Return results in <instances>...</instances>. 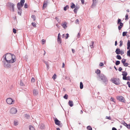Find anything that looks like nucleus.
<instances>
[{
  "label": "nucleus",
  "mask_w": 130,
  "mask_h": 130,
  "mask_svg": "<svg viewBox=\"0 0 130 130\" xmlns=\"http://www.w3.org/2000/svg\"><path fill=\"white\" fill-rule=\"evenodd\" d=\"M79 20L78 19H77L75 21V23L76 24H79Z\"/></svg>",
  "instance_id": "nucleus-50"
},
{
  "label": "nucleus",
  "mask_w": 130,
  "mask_h": 130,
  "mask_svg": "<svg viewBox=\"0 0 130 130\" xmlns=\"http://www.w3.org/2000/svg\"><path fill=\"white\" fill-rule=\"evenodd\" d=\"M25 2V0H21L20 3H19L17 4L18 8L19 10H20L21 7H23Z\"/></svg>",
  "instance_id": "nucleus-5"
},
{
  "label": "nucleus",
  "mask_w": 130,
  "mask_h": 130,
  "mask_svg": "<svg viewBox=\"0 0 130 130\" xmlns=\"http://www.w3.org/2000/svg\"><path fill=\"white\" fill-rule=\"evenodd\" d=\"M68 103L69 105L71 107H72L73 105V103L72 101H69Z\"/></svg>",
  "instance_id": "nucleus-14"
},
{
  "label": "nucleus",
  "mask_w": 130,
  "mask_h": 130,
  "mask_svg": "<svg viewBox=\"0 0 130 130\" xmlns=\"http://www.w3.org/2000/svg\"><path fill=\"white\" fill-rule=\"evenodd\" d=\"M122 70V68L120 67L119 69V71H121Z\"/></svg>",
  "instance_id": "nucleus-58"
},
{
  "label": "nucleus",
  "mask_w": 130,
  "mask_h": 130,
  "mask_svg": "<svg viewBox=\"0 0 130 130\" xmlns=\"http://www.w3.org/2000/svg\"><path fill=\"white\" fill-rule=\"evenodd\" d=\"M42 44H44L45 42V40L44 39H42Z\"/></svg>",
  "instance_id": "nucleus-43"
},
{
  "label": "nucleus",
  "mask_w": 130,
  "mask_h": 130,
  "mask_svg": "<svg viewBox=\"0 0 130 130\" xmlns=\"http://www.w3.org/2000/svg\"><path fill=\"white\" fill-rule=\"evenodd\" d=\"M6 101L8 104L11 105L14 104L15 101L11 98H8L6 99Z\"/></svg>",
  "instance_id": "nucleus-4"
},
{
  "label": "nucleus",
  "mask_w": 130,
  "mask_h": 130,
  "mask_svg": "<svg viewBox=\"0 0 130 130\" xmlns=\"http://www.w3.org/2000/svg\"><path fill=\"white\" fill-rule=\"evenodd\" d=\"M123 45V41L122 40H121L120 42L119 46L121 47Z\"/></svg>",
  "instance_id": "nucleus-28"
},
{
  "label": "nucleus",
  "mask_w": 130,
  "mask_h": 130,
  "mask_svg": "<svg viewBox=\"0 0 130 130\" xmlns=\"http://www.w3.org/2000/svg\"><path fill=\"white\" fill-rule=\"evenodd\" d=\"M79 8V7L78 6H76L75 7L74 9V11L75 13V14L76 13L77 11Z\"/></svg>",
  "instance_id": "nucleus-12"
},
{
  "label": "nucleus",
  "mask_w": 130,
  "mask_h": 130,
  "mask_svg": "<svg viewBox=\"0 0 130 130\" xmlns=\"http://www.w3.org/2000/svg\"><path fill=\"white\" fill-rule=\"evenodd\" d=\"M57 41L58 42H59V43H60L61 42V40L60 38H58Z\"/></svg>",
  "instance_id": "nucleus-36"
},
{
  "label": "nucleus",
  "mask_w": 130,
  "mask_h": 130,
  "mask_svg": "<svg viewBox=\"0 0 130 130\" xmlns=\"http://www.w3.org/2000/svg\"><path fill=\"white\" fill-rule=\"evenodd\" d=\"M56 77V75L55 74H54L52 77V78L54 79H55Z\"/></svg>",
  "instance_id": "nucleus-33"
},
{
  "label": "nucleus",
  "mask_w": 130,
  "mask_h": 130,
  "mask_svg": "<svg viewBox=\"0 0 130 130\" xmlns=\"http://www.w3.org/2000/svg\"><path fill=\"white\" fill-rule=\"evenodd\" d=\"M117 99L120 102H123L124 103H125L126 101L124 97L122 96H117Z\"/></svg>",
  "instance_id": "nucleus-3"
},
{
  "label": "nucleus",
  "mask_w": 130,
  "mask_h": 130,
  "mask_svg": "<svg viewBox=\"0 0 130 130\" xmlns=\"http://www.w3.org/2000/svg\"><path fill=\"white\" fill-rule=\"evenodd\" d=\"M95 73L97 74H99L100 73V72H101V71H100L99 70V69H97L96 71H95Z\"/></svg>",
  "instance_id": "nucleus-22"
},
{
  "label": "nucleus",
  "mask_w": 130,
  "mask_h": 130,
  "mask_svg": "<svg viewBox=\"0 0 130 130\" xmlns=\"http://www.w3.org/2000/svg\"><path fill=\"white\" fill-rule=\"evenodd\" d=\"M29 128L30 130H35L34 128L32 126H29Z\"/></svg>",
  "instance_id": "nucleus-27"
},
{
  "label": "nucleus",
  "mask_w": 130,
  "mask_h": 130,
  "mask_svg": "<svg viewBox=\"0 0 130 130\" xmlns=\"http://www.w3.org/2000/svg\"><path fill=\"white\" fill-rule=\"evenodd\" d=\"M125 61L126 60L125 59H122V60H121V62L123 63V64L125 62Z\"/></svg>",
  "instance_id": "nucleus-39"
},
{
  "label": "nucleus",
  "mask_w": 130,
  "mask_h": 130,
  "mask_svg": "<svg viewBox=\"0 0 130 130\" xmlns=\"http://www.w3.org/2000/svg\"><path fill=\"white\" fill-rule=\"evenodd\" d=\"M119 24H120V25L119 26H122H122H123V24L121 22H120Z\"/></svg>",
  "instance_id": "nucleus-54"
},
{
  "label": "nucleus",
  "mask_w": 130,
  "mask_h": 130,
  "mask_svg": "<svg viewBox=\"0 0 130 130\" xmlns=\"http://www.w3.org/2000/svg\"><path fill=\"white\" fill-rule=\"evenodd\" d=\"M127 33V32H123V34H122L123 36H126Z\"/></svg>",
  "instance_id": "nucleus-35"
},
{
  "label": "nucleus",
  "mask_w": 130,
  "mask_h": 130,
  "mask_svg": "<svg viewBox=\"0 0 130 130\" xmlns=\"http://www.w3.org/2000/svg\"><path fill=\"white\" fill-rule=\"evenodd\" d=\"M13 32L14 34L16 33V30L15 28H13Z\"/></svg>",
  "instance_id": "nucleus-44"
},
{
  "label": "nucleus",
  "mask_w": 130,
  "mask_h": 130,
  "mask_svg": "<svg viewBox=\"0 0 130 130\" xmlns=\"http://www.w3.org/2000/svg\"><path fill=\"white\" fill-rule=\"evenodd\" d=\"M120 61H117L116 62V65H118L120 63Z\"/></svg>",
  "instance_id": "nucleus-34"
},
{
  "label": "nucleus",
  "mask_w": 130,
  "mask_h": 130,
  "mask_svg": "<svg viewBox=\"0 0 130 130\" xmlns=\"http://www.w3.org/2000/svg\"><path fill=\"white\" fill-rule=\"evenodd\" d=\"M81 1L82 2V4H84V0H81Z\"/></svg>",
  "instance_id": "nucleus-62"
},
{
  "label": "nucleus",
  "mask_w": 130,
  "mask_h": 130,
  "mask_svg": "<svg viewBox=\"0 0 130 130\" xmlns=\"http://www.w3.org/2000/svg\"><path fill=\"white\" fill-rule=\"evenodd\" d=\"M4 66L6 67H10V64H7L5 63L4 64Z\"/></svg>",
  "instance_id": "nucleus-21"
},
{
  "label": "nucleus",
  "mask_w": 130,
  "mask_h": 130,
  "mask_svg": "<svg viewBox=\"0 0 130 130\" xmlns=\"http://www.w3.org/2000/svg\"><path fill=\"white\" fill-rule=\"evenodd\" d=\"M94 42L93 41H92L91 42V45H90V46L91 47V48H94V46H93V44H94Z\"/></svg>",
  "instance_id": "nucleus-23"
},
{
  "label": "nucleus",
  "mask_w": 130,
  "mask_h": 130,
  "mask_svg": "<svg viewBox=\"0 0 130 130\" xmlns=\"http://www.w3.org/2000/svg\"><path fill=\"white\" fill-rule=\"evenodd\" d=\"M24 7L25 8H27L28 6L26 3H25L24 5Z\"/></svg>",
  "instance_id": "nucleus-45"
},
{
  "label": "nucleus",
  "mask_w": 130,
  "mask_h": 130,
  "mask_svg": "<svg viewBox=\"0 0 130 130\" xmlns=\"http://www.w3.org/2000/svg\"><path fill=\"white\" fill-rule=\"evenodd\" d=\"M127 84L128 85V86L129 87H130V82H128L127 83Z\"/></svg>",
  "instance_id": "nucleus-57"
},
{
  "label": "nucleus",
  "mask_w": 130,
  "mask_h": 130,
  "mask_svg": "<svg viewBox=\"0 0 130 130\" xmlns=\"http://www.w3.org/2000/svg\"><path fill=\"white\" fill-rule=\"evenodd\" d=\"M71 5V7L72 9H73L75 7V5L73 3H72Z\"/></svg>",
  "instance_id": "nucleus-18"
},
{
  "label": "nucleus",
  "mask_w": 130,
  "mask_h": 130,
  "mask_svg": "<svg viewBox=\"0 0 130 130\" xmlns=\"http://www.w3.org/2000/svg\"><path fill=\"white\" fill-rule=\"evenodd\" d=\"M121 55H122L124 54V52L123 51H121L120 54Z\"/></svg>",
  "instance_id": "nucleus-59"
},
{
  "label": "nucleus",
  "mask_w": 130,
  "mask_h": 130,
  "mask_svg": "<svg viewBox=\"0 0 130 130\" xmlns=\"http://www.w3.org/2000/svg\"><path fill=\"white\" fill-rule=\"evenodd\" d=\"M110 100L111 101H112L115 103V99L111 97Z\"/></svg>",
  "instance_id": "nucleus-47"
},
{
  "label": "nucleus",
  "mask_w": 130,
  "mask_h": 130,
  "mask_svg": "<svg viewBox=\"0 0 130 130\" xmlns=\"http://www.w3.org/2000/svg\"><path fill=\"white\" fill-rule=\"evenodd\" d=\"M18 124V122L14 121V124L15 125H17Z\"/></svg>",
  "instance_id": "nucleus-38"
},
{
  "label": "nucleus",
  "mask_w": 130,
  "mask_h": 130,
  "mask_svg": "<svg viewBox=\"0 0 130 130\" xmlns=\"http://www.w3.org/2000/svg\"><path fill=\"white\" fill-rule=\"evenodd\" d=\"M125 20L127 19H128V14H126V15L125 16Z\"/></svg>",
  "instance_id": "nucleus-51"
},
{
  "label": "nucleus",
  "mask_w": 130,
  "mask_h": 130,
  "mask_svg": "<svg viewBox=\"0 0 130 130\" xmlns=\"http://www.w3.org/2000/svg\"><path fill=\"white\" fill-rule=\"evenodd\" d=\"M121 19H118V24H119V23H120V22H121Z\"/></svg>",
  "instance_id": "nucleus-55"
},
{
  "label": "nucleus",
  "mask_w": 130,
  "mask_h": 130,
  "mask_svg": "<svg viewBox=\"0 0 130 130\" xmlns=\"http://www.w3.org/2000/svg\"><path fill=\"white\" fill-rule=\"evenodd\" d=\"M103 81L105 83H106V82H108V80L107 79V78L106 77L103 80Z\"/></svg>",
  "instance_id": "nucleus-24"
},
{
  "label": "nucleus",
  "mask_w": 130,
  "mask_h": 130,
  "mask_svg": "<svg viewBox=\"0 0 130 130\" xmlns=\"http://www.w3.org/2000/svg\"><path fill=\"white\" fill-rule=\"evenodd\" d=\"M123 79L124 80H128V78H127L126 76H123Z\"/></svg>",
  "instance_id": "nucleus-41"
},
{
  "label": "nucleus",
  "mask_w": 130,
  "mask_h": 130,
  "mask_svg": "<svg viewBox=\"0 0 130 130\" xmlns=\"http://www.w3.org/2000/svg\"><path fill=\"white\" fill-rule=\"evenodd\" d=\"M99 65L100 67H102L104 66V64L103 63L101 62L100 63Z\"/></svg>",
  "instance_id": "nucleus-48"
},
{
  "label": "nucleus",
  "mask_w": 130,
  "mask_h": 130,
  "mask_svg": "<svg viewBox=\"0 0 130 130\" xmlns=\"http://www.w3.org/2000/svg\"><path fill=\"white\" fill-rule=\"evenodd\" d=\"M112 130H117V129L113 127L112 128Z\"/></svg>",
  "instance_id": "nucleus-63"
},
{
  "label": "nucleus",
  "mask_w": 130,
  "mask_h": 130,
  "mask_svg": "<svg viewBox=\"0 0 130 130\" xmlns=\"http://www.w3.org/2000/svg\"><path fill=\"white\" fill-rule=\"evenodd\" d=\"M106 118L109 120H111V118L110 117L106 116Z\"/></svg>",
  "instance_id": "nucleus-40"
},
{
  "label": "nucleus",
  "mask_w": 130,
  "mask_h": 130,
  "mask_svg": "<svg viewBox=\"0 0 130 130\" xmlns=\"http://www.w3.org/2000/svg\"><path fill=\"white\" fill-rule=\"evenodd\" d=\"M123 64L124 66L125 67L127 66L129 64L128 63H125V62L123 63Z\"/></svg>",
  "instance_id": "nucleus-32"
},
{
  "label": "nucleus",
  "mask_w": 130,
  "mask_h": 130,
  "mask_svg": "<svg viewBox=\"0 0 130 130\" xmlns=\"http://www.w3.org/2000/svg\"><path fill=\"white\" fill-rule=\"evenodd\" d=\"M118 27L119 30H121V28L122 27L120 26H118Z\"/></svg>",
  "instance_id": "nucleus-60"
},
{
  "label": "nucleus",
  "mask_w": 130,
  "mask_h": 130,
  "mask_svg": "<svg viewBox=\"0 0 130 130\" xmlns=\"http://www.w3.org/2000/svg\"><path fill=\"white\" fill-rule=\"evenodd\" d=\"M33 94L34 95L36 96L38 94V91L37 90L34 89L33 90Z\"/></svg>",
  "instance_id": "nucleus-11"
},
{
  "label": "nucleus",
  "mask_w": 130,
  "mask_h": 130,
  "mask_svg": "<svg viewBox=\"0 0 130 130\" xmlns=\"http://www.w3.org/2000/svg\"><path fill=\"white\" fill-rule=\"evenodd\" d=\"M69 34H66V36H65L66 37V39H67L68 38V37H69Z\"/></svg>",
  "instance_id": "nucleus-49"
},
{
  "label": "nucleus",
  "mask_w": 130,
  "mask_h": 130,
  "mask_svg": "<svg viewBox=\"0 0 130 130\" xmlns=\"http://www.w3.org/2000/svg\"><path fill=\"white\" fill-rule=\"evenodd\" d=\"M17 109L15 108H12L10 110V112L12 114H15L17 112Z\"/></svg>",
  "instance_id": "nucleus-7"
},
{
  "label": "nucleus",
  "mask_w": 130,
  "mask_h": 130,
  "mask_svg": "<svg viewBox=\"0 0 130 130\" xmlns=\"http://www.w3.org/2000/svg\"><path fill=\"white\" fill-rule=\"evenodd\" d=\"M87 128L88 130H92V127L90 126H88Z\"/></svg>",
  "instance_id": "nucleus-25"
},
{
  "label": "nucleus",
  "mask_w": 130,
  "mask_h": 130,
  "mask_svg": "<svg viewBox=\"0 0 130 130\" xmlns=\"http://www.w3.org/2000/svg\"><path fill=\"white\" fill-rule=\"evenodd\" d=\"M123 124L126 127L127 126V124L125 122H124L123 123Z\"/></svg>",
  "instance_id": "nucleus-53"
},
{
  "label": "nucleus",
  "mask_w": 130,
  "mask_h": 130,
  "mask_svg": "<svg viewBox=\"0 0 130 130\" xmlns=\"http://www.w3.org/2000/svg\"><path fill=\"white\" fill-rule=\"evenodd\" d=\"M32 18L33 19V21H35L36 20V18L35 15H32L31 16Z\"/></svg>",
  "instance_id": "nucleus-30"
},
{
  "label": "nucleus",
  "mask_w": 130,
  "mask_h": 130,
  "mask_svg": "<svg viewBox=\"0 0 130 130\" xmlns=\"http://www.w3.org/2000/svg\"><path fill=\"white\" fill-rule=\"evenodd\" d=\"M60 38V33H59L58 35V38Z\"/></svg>",
  "instance_id": "nucleus-61"
},
{
  "label": "nucleus",
  "mask_w": 130,
  "mask_h": 130,
  "mask_svg": "<svg viewBox=\"0 0 130 130\" xmlns=\"http://www.w3.org/2000/svg\"><path fill=\"white\" fill-rule=\"evenodd\" d=\"M123 76H126L127 75V74L126 72H125L123 74Z\"/></svg>",
  "instance_id": "nucleus-46"
},
{
  "label": "nucleus",
  "mask_w": 130,
  "mask_h": 130,
  "mask_svg": "<svg viewBox=\"0 0 130 130\" xmlns=\"http://www.w3.org/2000/svg\"><path fill=\"white\" fill-rule=\"evenodd\" d=\"M96 2H93L91 6V7L93 8V7H95L96 5Z\"/></svg>",
  "instance_id": "nucleus-17"
},
{
  "label": "nucleus",
  "mask_w": 130,
  "mask_h": 130,
  "mask_svg": "<svg viewBox=\"0 0 130 130\" xmlns=\"http://www.w3.org/2000/svg\"><path fill=\"white\" fill-rule=\"evenodd\" d=\"M69 8V6L68 5H66L65 7H64V10L66 11L67 9H68Z\"/></svg>",
  "instance_id": "nucleus-20"
},
{
  "label": "nucleus",
  "mask_w": 130,
  "mask_h": 130,
  "mask_svg": "<svg viewBox=\"0 0 130 130\" xmlns=\"http://www.w3.org/2000/svg\"><path fill=\"white\" fill-rule=\"evenodd\" d=\"M127 50L129 49L130 47V40H128V41L127 44Z\"/></svg>",
  "instance_id": "nucleus-15"
},
{
  "label": "nucleus",
  "mask_w": 130,
  "mask_h": 130,
  "mask_svg": "<svg viewBox=\"0 0 130 130\" xmlns=\"http://www.w3.org/2000/svg\"><path fill=\"white\" fill-rule=\"evenodd\" d=\"M67 22H65L64 23L61 24V25L64 29H65L67 27Z\"/></svg>",
  "instance_id": "nucleus-10"
},
{
  "label": "nucleus",
  "mask_w": 130,
  "mask_h": 130,
  "mask_svg": "<svg viewBox=\"0 0 130 130\" xmlns=\"http://www.w3.org/2000/svg\"><path fill=\"white\" fill-rule=\"evenodd\" d=\"M45 63L46 64L47 67L48 69L49 67V66L48 63L47 62H45Z\"/></svg>",
  "instance_id": "nucleus-37"
},
{
  "label": "nucleus",
  "mask_w": 130,
  "mask_h": 130,
  "mask_svg": "<svg viewBox=\"0 0 130 130\" xmlns=\"http://www.w3.org/2000/svg\"><path fill=\"white\" fill-rule=\"evenodd\" d=\"M55 19L57 20V21L58 22H59V18L57 17H56L55 18Z\"/></svg>",
  "instance_id": "nucleus-52"
},
{
  "label": "nucleus",
  "mask_w": 130,
  "mask_h": 130,
  "mask_svg": "<svg viewBox=\"0 0 130 130\" xmlns=\"http://www.w3.org/2000/svg\"><path fill=\"white\" fill-rule=\"evenodd\" d=\"M116 57L117 59H121V58L120 55H117Z\"/></svg>",
  "instance_id": "nucleus-29"
},
{
  "label": "nucleus",
  "mask_w": 130,
  "mask_h": 130,
  "mask_svg": "<svg viewBox=\"0 0 130 130\" xmlns=\"http://www.w3.org/2000/svg\"><path fill=\"white\" fill-rule=\"evenodd\" d=\"M127 55L128 56H129L130 57V53H127Z\"/></svg>",
  "instance_id": "nucleus-64"
},
{
  "label": "nucleus",
  "mask_w": 130,
  "mask_h": 130,
  "mask_svg": "<svg viewBox=\"0 0 130 130\" xmlns=\"http://www.w3.org/2000/svg\"><path fill=\"white\" fill-rule=\"evenodd\" d=\"M80 88L81 89H82L83 88V84L82 83V82H80Z\"/></svg>",
  "instance_id": "nucleus-19"
},
{
  "label": "nucleus",
  "mask_w": 130,
  "mask_h": 130,
  "mask_svg": "<svg viewBox=\"0 0 130 130\" xmlns=\"http://www.w3.org/2000/svg\"><path fill=\"white\" fill-rule=\"evenodd\" d=\"M116 53L118 54H120L121 51L120 49L117 48L116 49L115 51Z\"/></svg>",
  "instance_id": "nucleus-13"
},
{
  "label": "nucleus",
  "mask_w": 130,
  "mask_h": 130,
  "mask_svg": "<svg viewBox=\"0 0 130 130\" xmlns=\"http://www.w3.org/2000/svg\"><path fill=\"white\" fill-rule=\"evenodd\" d=\"M127 127L128 128L130 129V124H127V126L126 127Z\"/></svg>",
  "instance_id": "nucleus-56"
},
{
  "label": "nucleus",
  "mask_w": 130,
  "mask_h": 130,
  "mask_svg": "<svg viewBox=\"0 0 130 130\" xmlns=\"http://www.w3.org/2000/svg\"><path fill=\"white\" fill-rule=\"evenodd\" d=\"M47 3L48 2L47 1H44L42 7L43 9H44L45 8H46V7L47 6Z\"/></svg>",
  "instance_id": "nucleus-9"
},
{
  "label": "nucleus",
  "mask_w": 130,
  "mask_h": 130,
  "mask_svg": "<svg viewBox=\"0 0 130 130\" xmlns=\"http://www.w3.org/2000/svg\"><path fill=\"white\" fill-rule=\"evenodd\" d=\"M68 96L67 94H66L63 96L64 98L66 99H67L68 98Z\"/></svg>",
  "instance_id": "nucleus-26"
},
{
  "label": "nucleus",
  "mask_w": 130,
  "mask_h": 130,
  "mask_svg": "<svg viewBox=\"0 0 130 130\" xmlns=\"http://www.w3.org/2000/svg\"><path fill=\"white\" fill-rule=\"evenodd\" d=\"M7 5L9 7L12 8V11L13 12L14 11V4L10 2H9L7 3Z\"/></svg>",
  "instance_id": "nucleus-6"
},
{
  "label": "nucleus",
  "mask_w": 130,
  "mask_h": 130,
  "mask_svg": "<svg viewBox=\"0 0 130 130\" xmlns=\"http://www.w3.org/2000/svg\"><path fill=\"white\" fill-rule=\"evenodd\" d=\"M100 77L102 80H103L106 77L104 75L101 74L100 76Z\"/></svg>",
  "instance_id": "nucleus-16"
},
{
  "label": "nucleus",
  "mask_w": 130,
  "mask_h": 130,
  "mask_svg": "<svg viewBox=\"0 0 130 130\" xmlns=\"http://www.w3.org/2000/svg\"><path fill=\"white\" fill-rule=\"evenodd\" d=\"M35 79L34 77L32 78L31 80V82L32 83H34L35 82Z\"/></svg>",
  "instance_id": "nucleus-31"
},
{
  "label": "nucleus",
  "mask_w": 130,
  "mask_h": 130,
  "mask_svg": "<svg viewBox=\"0 0 130 130\" xmlns=\"http://www.w3.org/2000/svg\"><path fill=\"white\" fill-rule=\"evenodd\" d=\"M111 81L116 85H118L120 84V81L119 78H113L111 79Z\"/></svg>",
  "instance_id": "nucleus-2"
},
{
  "label": "nucleus",
  "mask_w": 130,
  "mask_h": 130,
  "mask_svg": "<svg viewBox=\"0 0 130 130\" xmlns=\"http://www.w3.org/2000/svg\"><path fill=\"white\" fill-rule=\"evenodd\" d=\"M55 124L60 126L61 127L62 125L61 124L60 121L57 119H55L54 120Z\"/></svg>",
  "instance_id": "nucleus-8"
},
{
  "label": "nucleus",
  "mask_w": 130,
  "mask_h": 130,
  "mask_svg": "<svg viewBox=\"0 0 130 130\" xmlns=\"http://www.w3.org/2000/svg\"><path fill=\"white\" fill-rule=\"evenodd\" d=\"M5 59L7 63H12L15 62L16 58L13 55L9 54H7L5 56Z\"/></svg>",
  "instance_id": "nucleus-1"
},
{
  "label": "nucleus",
  "mask_w": 130,
  "mask_h": 130,
  "mask_svg": "<svg viewBox=\"0 0 130 130\" xmlns=\"http://www.w3.org/2000/svg\"><path fill=\"white\" fill-rule=\"evenodd\" d=\"M32 26L34 27H35L36 26V24L35 23L32 22Z\"/></svg>",
  "instance_id": "nucleus-42"
}]
</instances>
